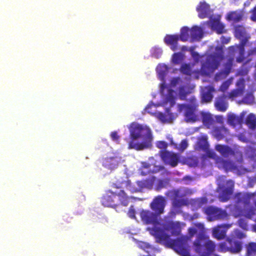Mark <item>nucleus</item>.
Wrapping results in <instances>:
<instances>
[{
	"label": "nucleus",
	"instance_id": "f257e3e1",
	"mask_svg": "<svg viewBox=\"0 0 256 256\" xmlns=\"http://www.w3.org/2000/svg\"><path fill=\"white\" fill-rule=\"evenodd\" d=\"M156 71L158 78L162 82L160 90L162 102L160 104L150 102L145 108V111L154 116L162 123H171L176 118V114L170 112V108L175 104L178 97L184 99L186 95L191 92L194 85L187 88L188 84L182 82L179 78H171L170 82L166 83L165 79L168 68L164 64L158 66Z\"/></svg>",
	"mask_w": 256,
	"mask_h": 256
},
{
	"label": "nucleus",
	"instance_id": "f03ea898",
	"mask_svg": "<svg viewBox=\"0 0 256 256\" xmlns=\"http://www.w3.org/2000/svg\"><path fill=\"white\" fill-rule=\"evenodd\" d=\"M185 225L179 222H172L169 224L168 228H161V225L156 223L152 228H148L150 233L152 235L156 241L172 247L178 254L181 256H190L188 248L187 242L185 237L174 240L170 238L169 232L173 234H178L182 227Z\"/></svg>",
	"mask_w": 256,
	"mask_h": 256
},
{
	"label": "nucleus",
	"instance_id": "7ed1b4c3",
	"mask_svg": "<svg viewBox=\"0 0 256 256\" xmlns=\"http://www.w3.org/2000/svg\"><path fill=\"white\" fill-rule=\"evenodd\" d=\"M216 52L214 55L206 54L201 57L198 54L194 52H192V55L195 60H198L200 58L202 60V68L200 72L194 70L192 71V66L190 64H184L181 68V72L184 74L192 76V77L198 78V76L197 73H200L202 74H209L218 68V66L222 60V48L218 47L216 49Z\"/></svg>",
	"mask_w": 256,
	"mask_h": 256
},
{
	"label": "nucleus",
	"instance_id": "20e7f679",
	"mask_svg": "<svg viewBox=\"0 0 256 256\" xmlns=\"http://www.w3.org/2000/svg\"><path fill=\"white\" fill-rule=\"evenodd\" d=\"M129 130L130 136L129 148L142 150L151 146L153 136L148 126L134 122L130 124Z\"/></svg>",
	"mask_w": 256,
	"mask_h": 256
},
{
	"label": "nucleus",
	"instance_id": "39448f33",
	"mask_svg": "<svg viewBox=\"0 0 256 256\" xmlns=\"http://www.w3.org/2000/svg\"><path fill=\"white\" fill-rule=\"evenodd\" d=\"M216 149L223 157L222 158L216 159V164L220 168H224L225 170H232L238 174L245 173L246 170L243 168L242 166H234L231 162L224 160V158L233 154L228 147L222 145H217L216 146Z\"/></svg>",
	"mask_w": 256,
	"mask_h": 256
},
{
	"label": "nucleus",
	"instance_id": "423d86ee",
	"mask_svg": "<svg viewBox=\"0 0 256 256\" xmlns=\"http://www.w3.org/2000/svg\"><path fill=\"white\" fill-rule=\"evenodd\" d=\"M130 198L126 196L123 190H120L118 194H114L111 191L107 192L102 199V203L105 206L118 208L119 202L122 205L126 206Z\"/></svg>",
	"mask_w": 256,
	"mask_h": 256
},
{
	"label": "nucleus",
	"instance_id": "0eeeda50",
	"mask_svg": "<svg viewBox=\"0 0 256 256\" xmlns=\"http://www.w3.org/2000/svg\"><path fill=\"white\" fill-rule=\"evenodd\" d=\"M203 36V30L198 26H194L191 29L186 26L182 27L180 30L178 36L180 40L183 42L200 40Z\"/></svg>",
	"mask_w": 256,
	"mask_h": 256
},
{
	"label": "nucleus",
	"instance_id": "6e6552de",
	"mask_svg": "<svg viewBox=\"0 0 256 256\" xmlns=\"http://www.w3.org/2000/svg\"><path fill=\"white\" fill-rule=\"evenodd\" d=\"M178 107L180 112H184L186 122H193L198 120V116L196 114V106L194 102L190 105L179 104Z\"/></svg>",
	"mask_w": 256,
	"mask_h": 256
},
{
	"label": "nucleus",
	"instance_id": "1a4fd4ad",
	"mask_svg": "<svg viewBox=\"0 0 256 256\" xmlns=\"http://www.w3.org/2000/svg\"><path fill=\"white\" fill-rule=\"evenodd\" d=\"M190 193V190L186 188H182L178 191L170 193V196H172L173 194H174V198L175 200L173 202L174 208L176 209L181 206L186 204V202L181 198Z\"/></svg>",
	"mask_w": 256,
	"mask_h": 256
},
{
	"label": "nucleus",
	"instance_id": "9d476101",
	"mask_svg": "<svg viewBox=\"0 0 256 256\" xmlns=\"http://www.w3.org/2000/svg\"><path fill=\"white\" fill-rule=\"evenodd\" d=\"M200 115L203 124L208 127L212 125L214 122L220 123L223 120V118L221 116H214L208 112H200Z\"/></svg>",
	"mask_w": 256,
	"mask_h": 256
},
{
	"label": "nucleus",
	"instance_id": "9b49d317",
	"mask_svg": "<svg viewBox=\"0 0 256 256\" xmlns=\"http://www.w3.org/2000/svg\"><path fill=\"white\" fill-rule=\"evenodd\" d=\"M121 162V158L118 156H110L103 160L102 165L106 168L112 170L116 168Z\"/></svg>",
	"mask_w": 256,
	"mask_h": 256
},
{
	"label": "nucleus",
	"instance_id": "f8f14e48",
	"mask_svg": "<svg viewBox=\"0 0 256 256\" xmlns=\"http://www.w3.org/2000/svg\"><path fill=\"white\" fill-rule=\"evenodd\" d=\"M234 182L228 180L226 182V186L221 188L219 184L218 192H220V198L222 201H226L232 192Z\"/></svg>",
	"mask_w": 256,
	"mask_h": 256
},
{
	"label": "nucleus",
	"instance_id": "ddd939ff",
	"mask_svg": "<svg viewBox=\"0 0 256 256\" xmlns=\"http://www.w3.org/2000/svg\"><path fill=\"white\" fill-rule=\"evenodd\" d=\"M234 246H232V242L228 240L224 243H222L220 244L219 250L222 252H225L230 250L233 252H238L240 251L242 246L240 242H234Z\"/></svg>",
	"mask_w": 256,
	"mask_h": 256
},
{
	"label": "nucleus",
	"instance_id": "4468645a",
	"mask_svg": "<svg viewBox=\"0 0 256 256\" xmlns=\"http://www.w3.org/2000/svg\"><path fill=\"white\" fill-rule=\"evenodd\" d=\"M153 183L150 184H146L142 182H138L136 183V186L135 185H132L129 182H125L122 184V187H126L132 192H139L143 187L150 188Z\"/></svg>",
	"mask_w": 256,
	"mask_h": 256
},
{
	"label": "nucleus",
	"instance_id": "2eb2a0df",
	"mask_svg": "<svg viewBox=\"0 0 256 256\" xmlns=\"http://www.w3.org/2000/svg\"><path fill=\"white\" fill-rule=\"evenodd\" d=\"M220 16L216 15L210 18V26L218 33L221 34L224 32V25L220 22Z\"/></svg>",
	"mask_w": 256,
	"mask_h": 256
},
{
	"label": "nucleus",
	"instance_id": "dca6fc26",
	"mask_svg": "<svg viewBox=\"0 0 256 256\" xmlns=\"http://www.w3.org/2000/svg\"><path fill=\"white\" fill-rule=\"evenodd\" d=\"M162 158L166 163L172 166H176L178 159V157L176 154L168 152L162 153Z\"/></svg>",
	"mask_w": 256,
	"mask_h": 256
},
{
	"label": "nucleus",
	"instance_id": "f3484780",
	"mask_svg": "<svg viewBox=\"0 0 256 256\" xmlns=\"http://www.w3.org/2000/svg\"><path fill=\"white\" fill-rule=\"evenodd\" d=\"M165 205V200L162 197L158 196L154 200L151 204L152 208L158 214L162 213Z\"/></svg>",
	"mask_w": 256,
	"mask_h": 256
},
{
	"label": "nucleus",
	"instance_id": "a211bd4d",
	"mask_svg": "<svg viewBox=\"0 0 256 256\" xmlns=\"http://www.w3.org/2000/svg\"><path fill=\"white\" fill-rule=\"evenodd\" d=\"M162 170L163 168L155 164H152L146 162L142 163V174H146L150 172H156Z\"/></svg>",
	"mask_w": 256,
	"mask_h": 256
},
{
	"label": "nucleus",
	"instance_id": "6ab92c4d",
	"mask_svg": "<svg viewBox=\"0 0 256 256\" xmlns=\"http://www.w3.org/2000/svg\"><path fill=\"white\" fill-rule=\"evenodd\" d=\"M198 16L201 18L208 17L210 15V10L209 6L204 2H200L196 8Z\"/></svg>",
	"mask_w": 256,
	"mask_h": 256
},
{
	"label": "nucleus",
	"instance_id": "aec40b11",
	"mask_svg": "<svg viewBox=\"0 0 256 256\" xmlns=\"http://www.w3.org/2000/svg\"><path fill=\"white\" fill-rule=\"evenodd\" d=\"M206 140V136H202L201 138L199 139L198 142V144L201 148H202V150L206 152V155L208 157L216 159L214 157L215 154H214V152L208 150V146Z\"/></svg>",
	"mask_w": 256,
	"mask_h": 256
},
{
	"label": "nucleus",
	"instance_id": "412c9836",
	"mask_svg": "<svg viewBox=\"0 0 256 256\" xmlns=\"http://www.w3.org/2000/svg\"><path fill=\"white\" fill-rule=\"evenodd\" d=\"M178 35H166L164 38V42L170 46L172 50L175 51L178 50Z\"/></svg>",
	"mask_w": 256,
	"mask_h": 256
},
{
	"label": "nucleus",
	"instance_id": "4be33fe9",
	"mask_svg": "<svg viewBox=\"0 0 256 256\" xmlns=\"http://www.w3.org/2000/svg\"><path fill=\"white\" fill-rule=\"evenodd\" d=\"M206 213L208 216H213L218 218H222L226 216V212L214 207H208L206 210Z\"/></svg>",
	"mask_w": 256,
	"mask_h": 256
},
{
	"label": "nucleus",
	"instance_id": "5701e85b",
	"mask_svg": "<svg viewBox=\"0 0 256 256\" xmlns=\"http://www.w3.org/2000/svg\"><path fill=\"white\" fill-rule=\"evenodd\" d=\"M228 228V226L226 225L218 226L213 229L212 235L215 238L221 239L224 238L226 230Z\"/></svg>",
	"mask_w": 256,
	"mask_h": 256
},
{
	"label": "nucleus",
	"instance_id": "b1692460",
	"mask_svg": "<svg viewBox=\"0 0 256 256\" xmlns=\"http://www.w3.org/2000/svg\"><path fill=\"white\" fill-rule=\"evenodd\" d=\"M139 247L142 248L144 252L146 254H141L142 256H154V249L148 244L141 242L138 244Z\"/></svg>",
	"mask_w": 256,
	"mask_h": 256
},
{
	"label": "nucleus",
	"instance_id": "393cba45",
	"mask_svg": "<svg viewBox=\"0 0 256 256\" xmlns=\"http://www.w3.org/2000/svg\"><path fill=\"white\" fill-rule=\"evenodd\" d=\"M238 89L233 91L230 95V98L232 100L240 96L242 94L243 89L244 87V80L243 79H240L236 84Z\"/></svg>",
	"mask_w": 256,
	"mask_h": 256
},
{
	"label": "nucleus",
	"instance_id": "a878e982",
	"mask_svg": "<svg viewBox=\"0 0 256 256\" xmlns=\"http://www.w3.org/2000/svg\"><path fill=\"white\" fill-rule=\"evenodd\" d=\"M140 216L142 221L146 224L154 222L156 218L155 214L152 212L144 210L140 212Z\"/></svg>",
	"mask_w": 256,
	"mask_h": 256
},
{
	"label": "nucleus",
	"instance_id": "bb28decb",
	"mask_svg": "<svg viewBox=\"0 0 256 256\" xmlns=\"http://www.w3.org/2000/svg\"><path fill=\"white\" fill-rule=\"evenodd\" d=\"M214 90L212 86L206 87L202 90V100L206 102H210L212 98V92Z\"/></svg>",
	"mask_w": 256,
	"mask_h": 256
},
{
	"label": "nucleus",
	"instance_id": "cd10ccee",
	"mask_svg": "<svg viewBox=\"0 0 256 256\" xmlns=\"http://www.w3.org/2000/svg\"><path fill=\"white\" fill-rule=\"evenodd\" d=\"M228 104L226 101V98H220L217 99L215 102V106L217 110L220 111H225L227 109Z\"/></svg>",
	"mask_w": 256,
	"mask_h": 256
},
{
	"label": "nucleus",
	"instance_id": "c85d7f7f",
	"mask_svg": "<svg viewBox=\"0 0 256 256\" xmlns=\"http://www.w3.org/2000/svg\"><path fill=\"white\" fill-rule=\"evenodd\" d=\"M243 16L242 12H235L230 13L226 18L228 20L236 22L239 20Z\"/></svg>",
	"mask_w": 256,
	"mask_h": 256
},
{
	"label": "nucleus",
	"instance_id": "c756f323",
	"mask_svg": "<svg viewBox=\"0 0 256 256\" xmlns=\"http://www.w3.org/2000/svg\"><path fill=\"white\" fill-rule=\"evenodd\" d=\"M246 124L250 128H254L256 126V116L252 114H249L246 119Z\"/></svg>",
	"mask_w": 256,
	"mask_h": 256
},
{
	"label": "nucleus",
	"instance_id": "7c9ffc66",
	"mask_svg": "<svg viewBox=\"0 0 256 256\" xmlns=\"http://www.w3.org/2000/svg\"><path fill=\"white\" fill-rule=\"evenodd\" d=\"M184 58L182 52L175 53L173 54L172 62L174 64H177L181 62Z\"/></svg>",
	"mask_w": 256,
	"mask_h": 256
},
{
	"label": "nucleus",
	"instance_id": "2f4dec72",
	"mask_svg": "<svg viewBox=\"0 0 256 256\" xmlns=\"http://www.w3.org/2000/svg\"><path fill=\"white\" fill-rule=\"evenodd\" d=\"M236 36L240 39H243L245 38V30L244 28L241 26L236 27L235 30Z\"/></svg>",
	"mask_w": 256,
	"mask_h": 256
},
{
	"label": "nucleus",
	"instance_id": "473e14b6",
	"mask_svg": "<svg viewBox=\"0 0 256 256\" xmlns=\"http://www.w3.org/2000/svg\"><path fill=\"white\" fill-rule=\"evenodd\" d=\"M256 254V244L251 243L247 248L248 256H254Z\"/></svg>",
	"mask_w": 256,
	"mask_h": 256
},
{
	"label": "nucleus",
	"instance_id": "72a5a7b5",
	"mask_svg": "<svg viewBox=\"0 0 256 256\" xmlns=\"http://www.w3.org/2000/svg\"><path fill=\"white\" fill-rule=\"evenodd\" d=\"M226 132V130L224 128H222L220 130H218L213 132V135L217 138H221L224 136Z\"/></svg>",
	"mask_w": 256,
	"mask_h": 256
},
{
	"label": "nucleus",
	"instance_id": "f704fd0d",
	"mask_svg": "<svg viewBox=\"0 0 256 256\" xmlns=\"http://www.w3.org/2000/svg\"><path fill=\"white\" fill-rule=\"evenodd\" d=\"M151 52L153 56L158 58L162 54V50L160 48L154 46L152 48Z\"/></svg>",
	"mask_w": 256,
	"mask_h": 256
},
{
	"label": "nucleus",
	"instance_id": "c9c22d12",
	"mask_svg": "<svg viewBox=\"0 0 256 256\" xmlns=\"http://www.w3.org/2000/svg\"><path fill=\"white\" fill-rule=\"evenodd\" d=\"M228 121L230 124H234L238 122V120L234 114H228Z\"/></svg>",
	"mask_w": 256,
	"mask_h": 256
},
{
	"label": "nucleus",
	"instance_id": "e433bc0d",
	"mask_svg": "<svg viewBox=\"0 0 256 256\" xmlns=\"http://www.w3.org/2000/svg\"><path fill=\"white\" fill-rule=\"evenodd\" d=\"M174 146L176 148H178V150H184L187 146H188V143L185 140H183L182 142L180 145L179 146V147H177V146L176 144H174Z\"/></svg>",
	"mask_w": 256,
	"mask_h": 256
},
{
	"label": "nucleus",
	"instance_id": "4c0bfd02",
	"mask_svg": "<svg viewBox=\"0 0 256 256\" xmlns=\"http://www.w3.org/2000/svg\"><path fill=\"white\" fill-rule=\"evenodd\" d=\"M135 213H136V212H135V210L133 206H131L129 208V210L127 212V214L130 218H135Z\"/></svg>",
	"mask_w": 256,
	"mask_h": 256
},
{
	"label": "nucleus",
	"instance_id": "58836bf2",
	"mask_svg": "<svg viewBox=\"0 0 256 256\" xmlns=\"http://www.w3.org/2000/svg\"><path fill=\"white\" fill-rule=\"evenodd\" d=\"M231 82H232L231 80H228L226 82H224L222 85V86L220 88V90L222 92L226 90L228 88Z\"/></svg>",
	"mask_w": 256,
	"mask_h": 256
},
{
	"label": "nucleus",
	"instance_id": "ea45409f",
	"mask_svg": "<svg viewBox=\"0 0 256 256\" xmlns=\"http://www.w3.org/2000/svg\"><path fill=\"white\" fill-rule=\"evenodd\" d=\"M156 146L159 148L165 149L167 147V144L164 141H159L157 142Z\"/></svg>",
	"mask_w": 256,
	"mask_h": 256
},
{
	"label": "nucleus",
	"instance_id": "a19ab883",
	"mask_svg": "<svg viewBox=\"0 0 256 256\" xmlns=\"http://www.w3.org/2000/svg\"><path fill=\"white\" fill-rule=\"evenodd\" d=\"M254 102V97L252 95H249L248 98H244V102L246 104H250Z\"/></svg>",
	"mask_w": 256,
	"mask_h": 256
},
{
	"label": "nucleus",
	"instance_id": "79ce46f5",
	"mask_svg": "<svg viewBox=\"0 0 256 256\" xmlns=\"http://www.w3.org/2000/svg\"><path fill=\"white\" fill-rule=\"evenodd\" d=\"M239 225L243 229L247 228V224L244 220H240L239 222Z\"/></svg>",
	"mask_w": 256,
	"mask_h": 256
},
{
	"label": "nucleus",
	"instance_id": "37998d69",
	"mask_svg": "<svg viewBox=\"0 0 256 256\" xmlns=\"http://www.w3.org/2000/svg\"><path fill=\"white\" fill-rule=\"evenodd\" d=\"M110 136L113 140H117L118 138V136L116 132H112L110 134Z\"/></svg>",
	"mask_w": 256,
	"mask_h": 256
},
{
	"label": "nucleus",
	"instance_id": "c03bdc74",
	"mask_svg": "<svg viewBox=\"0 0 256 256\" xmlns=\"http://www.w3.org/2000/svg\"><path fill=\"white\" fill-rule=\"evenodd\" d=\"M242 215H244V216H245L246 217H247V218H252V213L251 214V212H242Z\"/></svg>",
	"mask_w": 256,
	"mask_h": 256
},
{
	"label": "nucleus",
	"instance_id": "a18cd8bd",
	"mask_svg": "<svg viewBox=\"0 0 256 256\" xmlns=\"http://www.w3.org/2000/svg\"><path fill=\"white\" fill-rule=\"evenodd\" d=\"M252 20L255 21L256 20V6L254 11L253 14L251 17Z\"/></svg>",
	"mask_w": 256,
	"mask_h": 256
},
{
	"label": "nucleus",
	"instance_id": "49530a36",
	"mask_svg": "<svg viewBox=\"0 0 256 256\" xmlns=\"http://www.w3.org/2000/svg\"><path fill=\"white\" fill-rule=\"evenodd\" d=\"M243 46H244V44L242 43L241 46H240V48H238V50H239V52H240V53L241 55H242L243 54V52H244V50H243Z\"/></svg>",
	"mask_w": 256,
	"mask_h": 256
},
{
	"label": "nucleus",
	"instance_id": "de8ad7c7",
	"mask_svg": "<svg viewBox=\"0 0 256 256\" xmlns=\"http://www.w3.org/2000/svg\"><path fill=\"white\" fill-rule=\"evenodd\" d=\"M237 236L238 238H242L244 236V234L242 233H238V234H237Z\"/></svg>",
	"mask_w": 256,
	"mask_h": 256
},
{
	"label": "nucleus",
	"instance_id": "09e8293b",
	"mask_svg": "<svg viewBox=\"0 0 256 256\" xmlns=\"http://www.w3.org/2000/svg\"><path fill=\"white\" fill-rule=\"evenodd\" d=\"M216 80H219L220 79V76H219V75H217V76H216Z\"/></svg>",
	"mask_w": 256,
	"mask_h": 256
},
{
	"label": "nucleus",
	"instance_id": "8fccbe9b",
	"mask_svg": "<svg viewBox=\"0 0 256 256\" xmlns=\"http://www.w3.org/2000/svg\"><path fill=\"white\" fill-rule=\"evenodd\" d=\"M186 50V46H182V50Z\"/></svg>",
	"mask_w": 256,
	"mask_h": 256
},
{
	"label": "nucleus",
	"instance_id": "3c124183",
	"mask_svg": "<svg viewBox=\"0 0 256 256\" xmlns=\"http://www.w3.org/2000/svg\"><path fill=\"white\" fill-rule=\"evenodd\" d=\"M228 72H226V73H224V74H222V76H224V77H225L227 74H228Z\"/></svg>",
	"mask_w": 256,
	"mask_h": 256
},
{
	"label": "nucleus",
	"instance_id": "603ef678",
	"mask_svg": "<svg viewBox=\"0 0 256 256\" xmlns=\"http://www.w3.org/2000/svg\"><path fill=\"white\" fill-rule=\"evenodd\" d=\"M254 230L256 232V224L254 226Z\"/></svg>",
	"mask_w": 256,
	"mask_h": 256
},
{
	"label": "nucleus",
	"instance_id": "864d4df0",
	"mask_svg": "<svg viewBox=\"0 0 256 256\" xmlns=\"http://www.w3.org/2000/svg\"><path fill=\"white\" fill-rule=\"evenodd\" d=\"M239 157H240V160L242 158V154H238Z\"/></svg>",
	"mask_w": 256,
	"mask_h": 256
},
{
	"label": "nucleus",
	"instance_id": "5fc2aeb1",
	"mask_svg": "<svg viewBox=\"0 0 256 256\" xmlns=\"http://www.w3.org/2000/svg\"><path fill=\"white\" fill-rule=\"evenodd\" d=\"M238 62H242V59H241L240 58H238Z\"/></svg>",
	"mask_w": 256,
	"mask_h": 256
},
{
	"label": "nucleus",
	"instance_id": "6e6d98bb",
	"mask_svg": "<svg viewBox=\"0 0 256 256\" xmlns=\"http://www.w3.org/2000/svg\"><path fill=\"white\" fill-rule=\"evenodd\" d=\"M151 163H152L154 162V160L152 158L150 160Z\"/></svg>",
	"mask_w": 256,
	"mask_h": 256
},
{
	"label": "nucleus",
	"instance_id": "4d7b16f0",
	"mask_svg": "<svg viewBox=\"0 0 256 256\" xmlns=\"http://www.w3.org/2000/svg\"><path fill=\"white\" fill-rule=\"evenodd\" d=\"M196 66V64H195L192 65V67H195V66Z\"/></svg>",
	"mask_w": 256,
	"mask_h": 256
},
{
	"label": "nucleus",
	"instance_id": "13d9d810",
	"mask_svg": "<svg viewBox=\"0 0 256 256\" xmlns=\"http://www.w3.org/2000/svg\"><path fill=\"white\" fill-rule=\"evenodd\" d=\"M170 142H171V144H173V142H172V140H171V139H170Z\"/></svg>",
	"mask_w": 256,
	"mask_h": 256
},
{
	"label": "nucleus",
	"instance_id": "bf43d9fd",
	"mask_svg": "<svg viewBox=\"0 0 256 256\" xmlns=\"http://www.w3.org/2000/svg\"><path fill=\"white\" fill-rule=\"evenodd\" d=\"M196 164L195 163L192 166H196Z\"/></svg>",
	"mask_w": 256,
	"mask_h": 256
},
{
	"label": "nucleus",
	"instance_id": "052dcab7",
	"mask_svg": "<svg viewBox=\"0 0 256 256\" xmlns=\"http://www.w3.org/2000/svg\"><path fill=\"white\" fill-rule=\"evenodd\" d=\"M190 178V177H188V176H187V177H186V178Z\"/></svg>",
	"mask_w": 256,
	"mask_h": 256
},
{
	"label": "nucleus",
	"instance_id": "680f3d73",
	"mask_svg": "<svg viewBox=\"0 0 256 256\" xmlns=\"http://www.w3.org/2000/svg\"><path fill=\"white\" fill-rule=\"evenodd\" d=\"M120 210H117L116 209V211H120Z\"/></svg>",
	"mask_w": 256,
	"mask_h": 256
}]
</instances>
